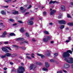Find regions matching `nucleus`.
<instances>
[{"instance_id": "20e7f679", "label": "nucleus", "mask_w": 73, "mask_h": 73, "mask_svg": "<svg viewBox=\"0 0 73 73\" xmlns=\"http://www.w3.org/2000/svg\"><path fill=\"white\" fill-rule=\"evenodd\" d=\"M52 8L50 9V11H51V12L50 13V15H53L56 12V10H52Z\"/></svg>"}, {"instance_id": "4c0bfd02", "label": "nucleus", "mask_w": 73, "mask_h": 73, "mask_svg": "<svg viewBox=\"0 0 73 73\" xmlns=\"http://www.w3.org/2000/svg\"><path fill=\"white\" fill-rule=\"evenodd\" d=\"M54 55L55 56H57L58 55V54L57 53H55V54H54Z\"/></svg>"}, {"instance_id": "6e6d98bb", "label": "nucleus", "mask_w": 73, "mask_h": 73, "mask_svg": "<svg viewBox=\"0 0 73 73\" xmlns=\"http://www.w3.org/2000/svg\"><path fill=\"white\" fill-rule=\"evenodd\" d=\"M70 5H73V3L72 2H71L70 3Z\"/></svg>"}, {"instance_id": "774afa93", "label": "nucleus", "mask_w": 73, "mask_h": 73, "mask_svg": "<svg viewBox=\"0 0 73 73\" xmlns=\"http://www.w3.org/2000/svg\"><path fill=\"white\" fill-rule=\"evenodd\" d=\"M7 73V71H5L4 72V73Z\"/></svg>"}, {"instance_id": "b1692460", "label": "nucleus", "mask_w": 73, "mask_h": 73, "mask_svg": "<svg viewBox=\"0 0 73 73\" xmlns=\"http://www.w3.org/2000/svg\"><path fill=\"white\" fill-rule=\"evenodd\" d=\"M10 36H15L16 35L14 33H11L10 34Z\"/></svg>"}, {"instance_id": "72a5a7b5", "label": "nucleus", "mask_w": 73, "mask_h": 73, "mask_svg": "<svg viewBox=\"0 0 73 73\" xmlns=\"http://www.w3.org/2000/svg\"><path fill=\"white\" fill-rule=\"evenodd\" d=\"M67 17H68V18H71V17H70V15H69V14L67 15Z\"/></svg>"}, {"instance_id": "09e8293b", "label": "nucleus", "mask_w": 73, "mask_h": 73, "mask_svg": "<svg viewBox=\"0 0 73 73\" xmlns=\"http://www.w3.org/2000/svg\"><path fill=\"white\" fill-rule=\"evenodd\" d=\"M33 41L34 42L36 41V40H35V38L33 39Z\"/></svg>"}, {"instance_id": "5fc2aeb1", "label": "nucleus", "mask_w": 73, "mask_h": 73, "mask_svg": "<svg viewBox=\"0 0 73 73\" xmlns=\"http://www.w3.org/2000/svg\"><path fill=\"white\" fill-rule=\"evenodd\" d=\"M68 39H69L68 40H69V41H70V40H71L70 37H68Z\"/></svg>"}, {"instance_id": "c9c22d12", "label": "nucleus", "mask_w": 73, "mask_h": 73, "mask_svg": "<svg viewBox=\"0 0 73 73\" xmlns=\"http://www.w3.org/2000/svg\"><path fill=\"white\" fill-rule=\"evenodd\" d=\"M31 57H33V58H34V54L32 53L31 54Z\"/></svg>"}, {"instance_id": "6ab92c4d", "label": "nucleus", "mask_w": 73, "mask_h": 73, "mask_svg": "<svg viewBox=\"0 0 73 73\" xmlns=\"http://www.w3.org/2000/svg\"><path fill=\"white\" fill-rule=\"evenodd\" d=\"M47 39H48V40H50V37L49 36H47L46 37Z\"/></svg>"}, {"instance_id": "4be33fe9", "label": "nucleus", "mask_w": 73, "mask_h": 73, "mask_svg": "<svg viewBox=\"0 0 73 73\" xmlns=\"http://www.w3.org/2000/svg\"><path fill=\"white\" fill-rule=\"evenodd\" d=\"M6 48H5V47H2V50H3V51H4V52H5V50L6 49Z\"/></svg>"}, {"instance_id": "423d86ee", "label": "nucleus", "mask_w": 73, "mask_h": 73, "mask_svg": "<svg viewBox=\"0 0 73 73\" xmlns=\"http://www.w3.org/2000/svg\"><path fill=\"white\" fill-rule=\"evenodd\" d=\"M70 67V65L68 64H65L64 66V68L65 69L69 68Z\"/></svg>"}, {"instance_id": "a18cd8bd", "label": "nucleus", "mask_w": 73, "mask_h": 73, "mask_svg": "<svg viewBox=\"0 0 73 73\" xmlns=\"http://www.w3.org/2000/svg\"><path fill=\"white\" fill-rule=\"evenodd\" d=\"M27 58H28V59H31V58L29 57L28 56H27Z\"/></svg>"}, {"instance_id": "3c124183", "label": "nucleus", "mask_w": 73, "mask_h": 73, "mask_svg": "<svg viewBox=\"0 0 73 73\" xmlns=\"http://www.w3.org/2000/svg\"><path fill=\"white\" fill-rule=\"evenodd\" d=\"M4 70H7V68H3Z\"/></svg>"}, {"instance_id": "680f3d73", "label": "nucleus", "mask_w": 73, "mask_h": 73, "mask_svg": "<svg viewBox=\"0 0 73 73\" xmlns=\"http://www.w3.org/2000/svg\"><path fill=\"white\" fill-rule=\"evenodd\" d=\"M19 58L20 59H23V58H22L21 56H20Z\"/></svg>"}, {"instance_id": "864d4df0", "label": "nucleus", "mask_w": 73, "mask_h": 73, "mask_svg": "<svg viewBox=\"0 0 73 73\" xmlns=\"http://www.w3.org/2000/svg\"><path fill=\"white\" fill-rule=\"evenodd\" d=\"M52 24H53V23H49V25H52Z\"/></svg>"}, {"instance_id": "a211bd4d", "label": "nucleus", "mask_w": 73, "mask_h": 73, "mask_svg": "<svg viewBox=\"0 0 73 73\" xmlns=\"http://www.w3.org/2000/svg\"><path fill=\"white\" fill-rule=\"evenodd\" d=\"M68 25H70V26H72V25H73V23H68Z\"/></svg>"}, {"instance_id": "e433bc0d", "label": "nucleus", "mask_w": 73, "mask_h": 73, "mask_svg": "<svg viewBox=\"0 0 73 73\" xmlns=\"http://www.w3.org/2000/svg\"><path fill=\"white\" fill-rule=\"evenodd\" d=\"M11 1V0H8L7 1H5V2H6V3H9L10 1Z\"/></svg>"}, {"instance_id": "a878e982", "label": "nucleus", "mask_w": 73, "mask_h": 73, "mask_svg": "<svg viewBox=\"0 0 73 73\" xmlns=\"http://www.w3.org/2000/svg\"><path fill=\"white\" fill-rule=\"evenodd\" d=\"M13 14H18V11H15L13 13Z\"/></svg>"}, {"instance_id": "4d7b16f0", "label": "nucleus", "mask_w": 73, "mask_h": 73, "mask_svg": "<svg viewBox=\"0 0 73 73\" xmlns=\"http://www.w3.org/2000/svg\"><path fill=\"white\" fill-rule=\"evenodd\" d=\"M24 42H25V43H27V44H28V42L25 41H24Z\"/></svg>"}, {"instance_id": "ea45409f", "label": "nucleus", "mask_w": 73, "mask_h": 73, "mask_svg": "<svg viewBox=\"0 0 73 73\" xmlns=\"http://www.w3.org/2000/svg\"><path fill=\"white\" fill-rule=\"evenodd\" d=\"M31 7H32V5H29V7L27 8V9H30Z\"/></svg>"}, {"instance_id": "052dcab7", "label": "nucleus", "mask_w": 73, "mask_h": 73, "mask_svg": "<svg viewBox=\"0 0 73 73\" xmlns=\"http://www.w3.org/2000/svg\"><path fill=\"white\" fill-rule=\"evenodd\" d=\"M50 43L51 44H53V41H51V42H50Z\"/></svg>"}, {"instance_id": "1a4fd4ad", "label": "nucleus", "mask_w": 73, "mask_h": 73, "mask_svg": "<svg viewBox=\"0 0 73 73\" xmlns=\"http://www.w3.org/2000/svg\"><path fill=\"white\" fill-rule=\"evenodd\" d=\"M61 8L62 11H65V6L63 5H62L61 7Z\"/></svg>"}, {"instance_id": "a19ab883", "label": "nucleus", "mask_w": 73, "mask_h": 73, "mask_svg": "<svg viewBox=\"0 0 73 73\" xmlns=\"http://www.w3.org/2000/svg\"><path fill=\"white\" fill-rule=\"evenodd\" d=\"M8 43V41H5L4 42V43L5 44H7Z\"/></svg>"}, {"instance_id": "2f4dec72", "label": "nucleus", "mask_w": 73, "mask_h": 73, "mask_svg": "<svg viewBox=\"0 0 73 73\" xmlns=\"http://www.w3.org/2000/svg\"><path fill=\"white\" fill-rule=\"evenodd\" d=\"M5 52H6V53H7V52H9V50H7V49H6V50H5Z\"/></svg>"}, {"instance_id": "f704fd0d", "label": "nucleus", "mask_w": 73, "mask_h": 73, "mask_svg": "<svg viewBox=\"0 0 73 73\" xmlns=\"http://www.w3.org/2000/svg\"><path fill=\"white\" fill-rule=\"evenodd\" d=\"M62 70L64 73H67V71H66V70L63 69Z\"/></svg>"}, {"instance_id": "bf43d9fd", "label": "nucleus", "mask_w": 73, "mask_h": 73, "mask_svg": "<svg viewBox=\"0 0 73 73\" xmlns=\"http://www.w3.org/2000/svg\"><path fill=\"white\" fill-rule=\"evenodd\" d=\"M10 64L11 65H13V63L12 62H10Z\"/></svg>"}, {"instance_id": "7ed1b4c3", "label": "nucleus", "mask_w": 73, "mask_h": 73, "mask_svg": "<svg viewBox=\"0 0 73 73\" xmlns=\"http://www.w3.org/2000/svg\"><path fill=\"white\" fill-rule=\"evenodd\" d=\"M33 18H31L30 20H28L27 21V23L29 25H32L33 24V21H32L31 20H33Z\"/></svg>"}, {"instance_id": "c03bdc74", "label": "nucleus", "mask_w": 73, "mask_h": 73, "mask_svg": "<svg viewBox=\"0 0 73 73\" xmlns=\"http://www.w3.org/2000/svg\"><path fill=\"white\" fill-rule=\"evenodd\" d=\"M50 62H54V60L53 59H51L50 60Z\"/></svg>"}, {"instance_id": "7c9ffc66", "label": "nucleus", "mask_w": 73, "mask_h": 73, "mask_svg": "<svg viewBox=\"0 0 73 73\" xmlns=\"http://www.w3.org/2000/svg\"><path fill=\"white\" fill-rule=\"evenodd\" d=\"M46 12L44 11L43 12V15H44V16H46Z\"/></svg>"}, {"instance_id": "393cba45", "label": "nucleus", "mask_w": 73, "mask_h": 73, "mask_svg": "<svg viewBox=\"0 0 73 73\" xmlns=\"http://www.w3.org/2000/svg\"><path fill=\"white\" fill-rule=\"evenodd\" d=\"M5 48H7V49H9V50H12V49H11V48H10V47H5Z\"/></svg>"}, {"instance_id": "58836bf2", "label": "nucleus", "mask_w": 73, "mask_h": 73, "mask_svg": "<svg viewBox=\"0 0 73 73\" xmlns=\"http://www.w3.org/2000/svg\"><path fill=\"white\" fill-rule=\"evenodd\" d=\"M9 21H11V22H13V19H9Z\"/></svg>"}, {"instance_id": "412c9836", "label": "nucleus", "mask_w": 73, "mask_h": 73, "mask_svg": "<svg viewBox=\"0 0 73 73\" xmlns=\"http://www.w3.org/2000/svg\"><path fill=\"white\" fill-rule=\"evenodd\" d=\"M5 54L4 55H2L1 56V58H5Z\"/></svg>"}, {"instance_id": "cd10ccee", "label": "nucleus", "mask_w": 73, "mask_h": 73, "mask_svg": "<svg viewBox=\"0 0 73 73\" xmlns=\"http://www.w3.org/2000/svg\"><path fill=\"white\" fill-rule=\"evenodd\" d=\"M54 3H56V4H60V2L57 1H54Z\"/></svg>"}, {"instance_id": "603ef678", "label": "nucleus", "mask_w": 73, "mask_h": 73, "mask_svg": "<svg viewBox=\"0 0 73 73\" xmlns=\"http://www.w3.org/2000/svg\"><path fill=\"white\" fill-rule=\"evenodd\" d=\"M26 55H27V56H29L30 55V54L28 53H27V54H26Z\"/></svg>"}, {"instance_id": "39448f33", "label": "nucleus", "mask_w": 73, "mask_h": 73, "mask_svg": "<svg viewBox=\"0 0 73 73\" xmlns=\"http://www.w3.org/2000/svg\"><path fill=\"white\" fill-rule=\"evenodd\" d=\"M35 69V66H34L33 64H31L30 66V70H32V69L34 70Z\"/></svg>"}, {"instance_id": "f257e3e1", "label": "nucleus", "mask_w": 73, "mask_h": 73, "mask_svg": "<svg viewBox=\"0 0 73 73\" xmlns=\"http://www.w3.org/2000/svg\"><path fill=\"white\" fill-rule=\"evenodd\" d=\"M69 53L72 54V51L70 50H68L66 52L63 53L62 56L64 58H66L64 60L67 62L69 63L70 64H72V63H73V58H66L67 57H69L70 56V54Z\"/></svg>"}, {"instance_id": "f03ea898", "label": "nucleus", "mask_w": 73, "mask_h": 73, "mask_svg": "<svg viewBox=\"0 0 73 73\" xmlns=\"http://www.w3.org/2000/svg\"><path fill=\"white\" fill-rule=\"evenodd\" d=\"M25 71V69L24 67L23 66H19L18 69V72L19 73H23Z\"/></svg>"}, {"instance_id": "6e6552de", "label": "nucleus", "mask_w": 73, "mask_h": 73, "mask_svg": "<svg viewBox=\"0 0 73 73\" xmlns=\"http://www.w3.org/2000/svg\"><path fill=\"white\" fill-rule=\"evenodd\" d=\"M7 35V32L5 31L4 32L2 35L1 36V37H5Z\"/></svg>"}, {"instance_id": "8fccbe9b", "label": "nucleus", "mask_w": 73, "mask_h": 73, "mask_svg": "<svg viewBox=\"0 0 73 73\" xmlns=\"http://www.w3.org/2000/svg\"><path fill=\"white\" fill-rule=\"evenodd\" d=\"M4 7L5 8H8V6H4Z\"/></svg>"}, {"instance_id": "0eeeda50", "label": "nucleus", "mask_w": 73, "mask_h": 73, "mask_svg": "<svg viewBox=\"0 0 73 73\" xmlns=\"http://www.w3.org/2000/svg\"><path fill=\"white\" fill-rule=\"evenodd\" d=\"M59 23L60 24H65L66 23V21H65L62 20H60L59 21Z\"/></svg>"}, {"instance_id": "9d476101", "label": "nucleus", "mask_w": 73, "mask_h": 73, "mask_svg": "<svg viewBox=\"0 0 73 73\" xmlns=\"http://www.w3.org/2000/svg\"><path fill=\"white\" fill-rule=\"evenodd\" d=\"M45 66L46 68H48L50 66L49 64L47 62H46L45 63Z\"/></svg>"}, {"instance_id": "69168bd1", "label": "nucleus", "mask_w": 73, "mask_h": 73, "mask_svg": "<svg viewBox=\"0 0 73 73\" xmlns=\"http://www.w3.org/2000/svg\"><path fill=\"white\" fill-rule=\"evenodd\" d=\"M16 24H17V23H15V24H14L13 25V26H15V25H16Z\"/></svg>"}, {"instance_id": "ddd939ff", "label": "nucleus", "mask_w": 73, "mask_h": 73, "mask_svg": "<svg viewBox=\"0 0 73 73\" xmlns=\"http://www.w3.org/2000/svg\"><path fill=\"white\" fill-rule=\"evenodd\" d=\"M17 41H23L24 40V39L22 38H19L17 39Z\"/></svg>"}, {"instance_id": "bb28decb", "label": "nucleus", "mask_w": 73, "mask_h": 73, "mask_svg": "<svg viewBox=\"0 0 73 73\" xmlns=\"http://www.w3.org/2000/svg\"><path fill=\"white\" fill-rule=\"evenodd\" d=\"M43 70L44 71H46V70H48V69L47 68H43Z\"/></svg>"}, {"instance_id": "c85d7f7f", "label": "nucleus", "mask_w": 73, "mask_h": 73, "mask_svg": "<svg viewBox=\"0 0 73 73\" xmlns=\"http://www.w3.org/2000/svg\"><path fill=\"white\" fill-rule=\"evenodd\" d=\"M21 48L22 49H23V50H25V49H26V48L24 47H21Z\"/></svg>"}, {"instance_id": "37998d69", "label": "nucleus", "mask_w": 73, "mask_h": 73, "mask_svg": "<svg viewBox=\"0 0 73 73\" xmlns=\"http://www.w3.org/2000/svg\"><path fill=\"white\" fill-rule=\"evenodd\" d=\"M61 15H59L58 17V19H61Z\"/></svg>"}, {"instance_id": "338daca9", "label": "nucleus", "mask_w": 73, "mask_h": 73, "mask_svg": "<svg viewBox=\"0 0 73 73\" xmlns=\"http://www.w3.org/2000/svg\"><path fill=\"white\" fill-rule=\"evenodd\" d=\"M3 23H0V25H3Z\"/></svg>"}, {"instance_id": "c756f323", "label": "nucleus", "mask_w": 73, "mask_h": 73, "mask_svg": "<svg viewBox=\"0 0 73 73\" xmlns=\"http://www.w3.org/2000/svg\"><path fill=\"white\" fill-rule=\"evenodd\" d=\"M18 23H21V24H23V22H22L21 21H18Z\"/></svg>"}, {"instance_id": "49530a36", "label": "nucleus", "mask_w": 73, "mask_h": 73, "mask_svg": "<svg viewBox=\"0 0 73 73\" xmlns=\"http://www.w3.org/2000/svg\"><path fill=\"white\" fill-rule=\"evenodd\" d=\"M26 36H27V37H28V36H29V34H28V33H26Z\"/></svg>"}, {"instance_id": "f8f14e48", "label": "nucleus", "mask_w": 73, "mask_h": 73, "mask_svg": "<svg viewBox=\"0 0 73 73\" xmlns=\"http://www.w3.org/2000/svg\"><path fill=\"white\" fill-rule=\"evenodd\" d=\"M37 55L38 56H40L42 58H44V56L43 55H42L38 53L37 54Z\"/></svg>"}, {"instance_id": "79ce46f5", "label": "nucleus", "mask_w": 73, "mask_h": 73, "mask_svg": "<svg viewBox=\"0 0 73 73\" xmlns=\"http://www.w3.org/2000/svg\"><path fill=\"white\" fill-rule=\"evenodd\" d=\"M20 9L21 10H23V9H24V8L22 7H21L20 8Z\"/></svg>"}, {"instance_id": "5701e85b", "label": "nucleus", "mask_w": 73, "mask_h": 73, "mask_svg": "<svg viewBox=\"0 0 73 73\" xmlns=\"http://www.w3.org/2000/svg\"><path fill=\"white\" fill-rule=\"evenodd\" d=\"M54 1H51L49 3V4H54Z\"/></svg>"}, {"instance_id": "dca6fc26", "label": "nucleus", "mask_w": 73, "mask_h": 73, "mask_svg": "<svg viewBox=\"0 0 73 73\" xmlns=\"http://www.w3.org/2000/svg\"><path fill=\"white\" fill-rule=\"evenodd\" d=\"M20 31L21 32H25V30L24 29V28H22L21 29Z\"/></svg>"}, {"instance_id": "de8ad7c7", "label": "nucleus", "mask_w": 73, "mask_h": 73, "mask_svg": "<svg viewBox=\"0 0 73 73\" xmlns=\"http://www.w3.org/2000/svg\"><path fill=\"white\" fill-rule=\"evenodd\" d=\"M70 41L69 40H67L66 41V42H69Z\"/></svg>"}, {"instance_id": "2eb2a0df", "label": "nucleus", "mask_w": 73, "mask_h": 73, "mask_svg": "<svg viewBox=\"0 0 73 73\" xmlns=\"http://www.w3.org/2000/svg\"><path fill=\"white\" fill-rule=\"evenodd\" d=\"M65 26L64 25H61L59 27V28L60 29H62L63 28H64Z\"/></svg>"}, {"instance_id": "13d9d810", "label": "nucleus", "mask_w": 73, "mask_h": 73, "mask_svg": "<svg viewBox=\"0 0 73 73\" xmlns=\"http://www.w3.org/2000/svg\"><path fill=\"white\" fill-rule=\"evenodd\" d=\"M21 65H24V63H21Z\"/></svg>"}, {"instance_id": "9b49d317", "label": "nucleus", "mask_w": 73, "mask_h": 73, "mask_svg": "<svg viewBox=\"0 0 73 73\" xmlns=\"http://www.w3.org/2000/svg\"><path fill=\"white\" fill-rule=\"evenodd\" d=\"M5 56H7V57H10L11 55H12V54L11 53H7L5 54Z\"/></svg>"}, {"instance_id": "e2e57ef3", "label": "nucleus", "mask_w": 73, "mask_h": 73, "mask_svg": "<svg viewBox=\"0 0 73 73\" xmlns=\"http://www.w3.org/2000/svg\"><path fill=\"white\" fill-rule=\"evenodd\" d=\"M14 47H17V46L16 45H14L13 46Z\"/></svg>"}, {"instance_id": "4468645a", "label": "nucleus", "mask_w": 73, "mask_h": 73, "mask_svg": "<svg viewBox=\"0 0 73 73\" xmlns=\"http://www.w3.org/2000/svg\"><path fill=\"white\" fill-rule=\"evenodd\" d=\"M43 41L44 42H47L48 40V39L46 38H45L43 39Z\"/></svg>"}, {"instance_id": "aec40b11", "label": "nucleus", "mask_w": 73, "mask_h": 73, "mask_svg": "<svg viewBox=\"0 0 73 73\" xmlns=\"http://www.w3.org/2000/svg\"><path fill=\"white\" fill-rule=\"evenodd\" d=\"M1 14H2V15H5V14H6V13L5 12H4V11H1Z\"/></svg>"}, {"instance_id": "473e14b6", "label": "nucleus", "mask_w": 73, "mask_h": 73, "mask_svg": "<svg viewBox=\"0 0 73 73\" xmlns=\"http://www.w3.org/2000/svg\"><path fill=\"white\" fill-rule=\"evenodd\" d=\"M36 64H38V65H41V64L40 63V62H37L36 63Z\"/></svg>"}, {"instance_id": "f3484780", "label": "nucleus", "mask_w": 73, "mask_h": 73, "mask_svg": "<svg viewBox=\"0 0 73 73\" xmlns=\"http://www.w3.org/2000/svg\"><path fill=\"white\" fill-rule=\"evenodd\" d=\"M44 33L46 35H49V33L46 31H44Z\"/></svg>"}, {"instance_id": "0e129e2a", "label": "nucleus", "mask_w": 73, "mask_h": 73, "mask_svg": "<svg viewBox=\"0 0 73 73\" xmlns=\"http://www.w3.org/2000/svg\"><path fill=\"white\" fill-rule=\"evenodd\" d=\"M69 28L68 27H66V30H68Z\"/></svg>"}]
</instances>
